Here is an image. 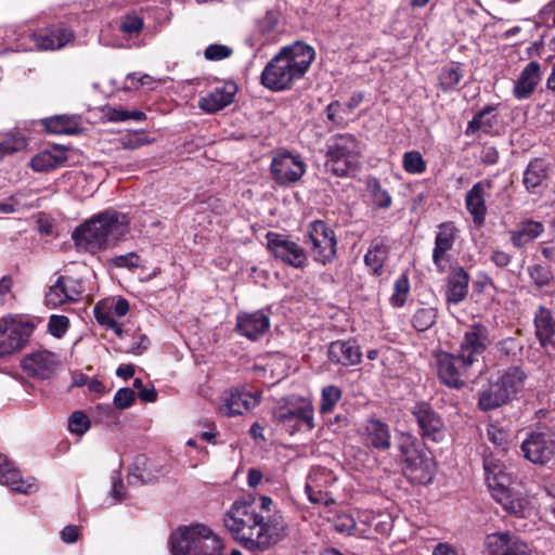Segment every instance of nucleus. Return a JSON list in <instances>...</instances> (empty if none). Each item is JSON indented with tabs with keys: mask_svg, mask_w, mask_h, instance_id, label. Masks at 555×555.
Returning a JSON list of instances; mask_svg holds the SVG:
<instances>
[{
	"mask_svg": "<svg viewBox=\"0 0 555 555\" xmlns=\"http://www.w3.org/2000/svg\"><path fill=\"white\" fill-rule=\"evenodd\" d=\"M463 76V69L460 64H447L440 69L438 75L439 86L443 91L454 90Z\"/></svg>",
	"mask_w": 555,
	"mask_h": 555,
	"instance_id": "obj_42",
	"label": "nucleus"
},
{
	"mask_svg": "<svg viewBox=\"0 0 555 555\" xmlns=\"http://www.w3.org/2000/svg\"><path fill=\"white\" fill-rule=\"evenodd\" d=\"M135 393L131 388L124 387L116 391L114 396V404L116 408L128 409L134 402Z\"/></svg>",
	"mask_w": 555,
	"mask_h": 555,
	"instance_id": "obj_56",
	"label": "nucleus"
},
{
	"mask_svg": "<svg viewBox=\"0 0 555 555\" xmlns=\"http://www.w3.org/2000/svg\"><path fill=\"white\" fill-rule=\"evenodd\" d=\"M149 459L144 454L134 456L129 468L128 482L130 485H143L153 480V475L147 472Z\"/></svg>",
	"mask_w": 555,
	"mask_h": 555,
	"instance_id": "obj_41",
	"label": "nucleus"
},
{
	"mask_svg": "<svg viewBox=\"0 0 555 555\" xmlns=\"http://www.w3.org/2000/svg\"><path fill=\"white\" fill-rule=\"evenodd\" d=\"M314 57V49L302 41L283 47L264 66L260 82L275 92L289 89L294 80L305 76Z\"/></svg>",
	"mask_w": 555,
	"mask_h": 555,
	"instance_id": "obj_2",
	"label": "nucleus"
},
{
	"mask_svg": "<svg viewBox=\"0 0 555 555\" xmlns=\"http://www.w3.org/2000/svg\"><path fill=\"white\" fill-rule=\"evenodd\" d=\"M267 245L275 259L295 269H304L308 263L307 250L285 234L269 232Z\"/></svg>",
	"mask_w": 555,
	"mask_h": 555,
	"instance_id": "obj_13",
	"label": "nucleus"
},
{
	"mask_svg": "<svg viewBox=\"0 0 555 555\" xmlns=\"http://www.w3.org/2000/svg\"><path fill=\"white\" fill-rule=\"evenodd\" d=\"M389 257V246L382 238H375L371 242L367 251L364 255V263L370 274L380 276L384 273V266Z\"/></svg>",
	"mask_w": 555,
	"mask_h": 555,
	"instance_id": "obj_35",
	"label": "nucleus"
},
{
	"mask_svg": "<svg viewBox=\"0 0 555 555\" xmlns=\"http://www.w3.org/2000/svg\"><path fill=\"white\" fill-rule=\"evenodd\" d=\"M366 189L371 194L373 204L377 208L387 209L391 206L392 198L387 190L383 189L379 181L370 177L366 181Z\"/></svg>",
	"mask_w": 555,
	"mask_h": 555,
	"instance_id": "obj_44",
	"label": "nucleus"
},
{
	"mask_svg": "<svg viewBox=\"0 0 555 555\" xmlns=\"http://www.w3.org/2000/svg\"><path fill=\"white\" fill-rule=\"evenodd\" d=\"M68 323L67 317L53 314L50 317L48 330L54 337H61L67 331Z\"/></svg>",
	"mask_w": 555,
	"mask_h": 555,
	"instance_id": "obj_57",
	"label": "nucleus"
},
{
	"mask_svg": "<svg viewBox=\"0 0 555 555\" xmlns=\"http://www.w3.org/2000/svg\"><path fill=\"white\" fill-rule=\"evenodd\" d=\"M113 266L117 268L135 269L140 266V257L131 251L126 255H119L112 259Z\"/></svg>",
	"mask_w": 555,
	"mask_h": 555,
	"instance_id": "obj_59",
	"label": "nucleus"
},
{
	"mask_svg": "<svg viewBox=\"0 0 555 555\" xmlns=\"http://www.w3.org/2000/svg\"><path fill=\"white\" fill-rule=\"evenodd\" d=\"M270 169L279 185H289L300 180L306 172V165L299 155L284 151L272 158Z\"/></svg>",
	"mask_w": 555,
	"mask_h": 555,
	"instance_id": "obj_16",
	"label": "nucleus"
},
{
	"mask_svg": "<svg viewBox=\"0 0 555 555\" xmlns=\"http://www.w3.org/2000/svg\"><path fill=\"white\" fill-rule=\"evenodd\" d=\"M0 483L23 494H29L37 489L35 479L31 477L24 479L20 470L13 467V464L2 454H0Z\"/></svg>",
	"mask_w": 555,
	"mask_h": 555,
	"instance_id": "obj_27",
	"label": "nucleus"
},
{
	"mask_svg": "<svg viewBox=\"0 0 555 555\" xmlns=\"http://www.w3.org/2000/svg\"><path fill=\"white\" fill-rule=\"evenodd\" d=\"M548 175V164L542 158L531 160L524 171L522 183L526 190L532 194L538 193V189Z\"/></svg>",
	"mask_w": 555,
	"mask_h": 555,
	"instance_id": "obj_38",
	"label": "nucleus"
},
{
	"mask_svg": "<svg viewBox=\"0 0 555 555\" xmlns=\"http://www.w3.org/2000/svg\"><path fill=\"white\" fill-rule=\"evenodd\" d=\"M526 378V373L518 365L499 371L479 392L478 406L490 411L508 403L524 388Z\"/></svg>",
	"mask_w": 555,
	"mask_h": 555,
	"instance_id": "obj_6",
	"label": "nucleus"
},
{
	"mask_svg": "<svg viewBox=\"0 0 555 555\" xmlns=\"http://www.w3.org/2000/svg\"><path fill=\"white\" fill-rule=\"evenodd\" d=\"M26 141H0V160L23 150Z\"/></svg>",
	"mask_w": 555,
	"mask_h": 555,
	"instance_id": "obj_60",
	"label": "nucleus"
},
{
	"mask_svg": "<svg viewBox=\"0 0 555 555\" xmlns=\"http://www.w3.org/2000/svg\"><path fill=\"white\" fill-rule=\"evenodd\" d=\"M492 180L486 179L475 183L465 195V206L478 227L483 225L487 216L486 192L492 189Z\"/></svg>",
	"mask_w": 555,
	"mask_h": 555,
	"instance_id": "obj_23",
	"label": "nucleus"
},
{
	"mask_svg": "<svg viewBox=\"0 0 555 555\" xmlns=\"http://www.w3.org/2000/svg\"><path fill=\"white\" fill-rule=\"evenodd\" d=\"M483 469L487 485L492 491L508 485L509 477L504 472L500 461L492 456H486L483 459Z\"/></svg>",
	"mask_w": 555,
	"mask_h": 555,
	"instance_id": "obj_40",
	"label": "nucleus"
},
{
	"mask_svg": "<svg viewBox=\"0 0 555 555\" xmlns=\"http://www.w3.org/2000/svg\"><path fill=\"white\" fill-rule=\"evenodd\" d=\"M48 133L53 135H82L85 125L79 115H54L41 120Z\"/></svg>",
	"mask_w": 555,
	"mask_h": 555,
	"instance_id": "obj_25",
	"label": "nucleus"
},
{
	"mask_svg": "<svg viewBox=\"0 0 555 555\" xmlns=\"http://www.w3.org/2000/svg\"><path fill=\"white\" fill-rule=\"evenodd\" d=\"M403 168L412 175L423 173L426 170V163L417 151H410L403 154Z\"/></svg>",
	"mask_w": 555,
	"mask_h": 555,
	"instance_id": "obj_49",
	"label": "nucleus"
},
{
	"mask_svg": "<svg viewBox=\"0 0 555 555\" xmlns=\"http://www.w3.org/2000/svg\"><path fill=\"white\" fill-rule=\"evenodd\" d=\"M469 274L461 266L452 268L447 279L446 299L448 304L459 305L462 302L469 289Z\"/></svg>",
	"mask_w": 555,
	"mask_h": 555,
	"instance_id": "obj_32",
	"label": "nucleus"
},
{
	"mask_svg": "<svg viewBox=\"0 0 555 555\" xmlns=\"http://www.w3.org/2000/svg\"><path fill=\"white\" fill-rule=\"evenodd\" d=\"M270 328V317L263 310L240 312L236 317V331L249 340H258Z\"/></svg>",
	"mask_w": 555,
	"mask_h": 555,
	"instance_id": "obj_21",
	"label": "nucleus"
},
{
	"mask_svg": "<svg viewBox=\"0 0 555 555\" xmlns=\"http://www.w3.org/2000/svg\"><path fill=\"white\" fill-rule=\"evenodd\" d=\"M481 162L487 165H494L499 159V153L493 146H485L481 152Z\"/></svg>",
	"mask_w": 555,
	"mask_h": 555,
	"instance_id": "obj_64",
	"label": "nucleus"
},
{
	"mask_svg": "<svg viewBox=\"0 0 555 555\" xmlns=\"http://www.w3.org/2000/svg\"><path fill=\"white\" fill-rule=\"evenodd\" d=\"M498 122L496 106L487 105L468 122L465 134L478 137L495 135Z\"/></svg>",
	"mask_w": 555,
	"mask_h": 555,
	"instance_id": "obj_33",
	"label": "nucleus"
},
{
	"mask_svg": "<svg viewBox=\"0 0 555 555\" xmlns=\"http://www.w3.org/2000/svg\"><path fill=\"white\" fill-rule=\"evenodd\" d=\"M534 335L544 349L550 347L555 349V318L552 311L544 307L539 306L533 317Z\"/></svg>",
	"mask_w": 555,
	"mask_h": 555,
	"instance_id": "obj_28",
	"label": "nucleus"
},
{
	"mask_svg": "<svg viewBox=\"0 0 555 555\" xmlns=\"http://www.w3.org/2000/svg\"><path fill=\"white\" fill-rule=\"evenodd\" d=\"M283 402L284 400L280 401L273 410V418L287 434L293 436L314 428V410L311 402L306 400Z\"/></svg>",
	"mask_w": 555,
	"mask_h": 555,
	"instance_id": "obj_8",
	"label": "nucleus"
},
{
	"mask_svg": "<svg viewBox=\"0 0 555 555\" xmlns=\"http://www.w3.org/2000/svg\"><path fill=\"white\" fill-rule=\"evenodd\" d=\"M434 357L440 382L453 389L462 388L465 385L467 371L473 364L466 363L460 352L454 354L440 350L435 352Z\"/></svg>",
	"mask_w": 555,
	"mask_h": 555,
	"instance_id": "obj_12",
	"label": "nucleus"
},
{
	"mask_svg": "<svg viewBox=\"0 0 555 555\" xmlns=\"http://www.w3.org/2000/svg\"><path fill=\"white\" fill-rule=\"evenodd\" d=\"M326 116L327 119L333 121L335 125L341 126L347 121L349 117L347 113H345V107L339 102L335 101L327 105L326 107Z\"/></svg>",
	"mask_w": 555,
	"mask_h": 555,
	"instance_id": "obj_55",
	"label": "nucleus"
},
{
	"mask_svg": "<svg viewBox=\"0 0 555 555\" xmlns=\"http://www.w3.org/2000/svg\"><path fill=\"white\" fill-rule=\"evenodd\" d=\"M460 230L453 221H446L437 227L433 262L437 272L444 273L451 260L449 251L453 249Z\"/></svg>",
	"mask_w": 555,
	"mask_h": 555,
	"instance_id": "obj_18",
	"label": "nucleus"
},
{
	"mask_svg": "<svg viewBox=\"0 0 555 555\" xmlns=\"http://www.w3.org/2000/svg\"><path fill=\"white\" fill-rule=\"evenodd\" d=\"M396 447L405 477L413 483H430L436 474V463L426 444L413 434L400 431Z\"/></svg>",
	"mask_w": 555,
	"mask_h": 555,
	"instance_id": "obj_4",
	"label": "nucleus"
},
{
	"mask_svg": "<svg viewBox=\"0 0 555 555\" xmlns=\"http://www.w3.org/2000/svg\"><path fill=\"white\" fill-rule=\"evenodd\" d=\"M171 555H243L238 550L227 553L222 540L203 525L181 526L169 537Z\"/></svg>",
	"mask_w": 555,
	"mask_h": 555,
	"instance_id": "obj_5",
	"label": "nucleus"
},
{
	"mask_svg": "<svg viewBox=\"0 0 555 555\" xmlns=\"http://www.w3.org/2000/svg\"><path fill=\"white\" fill-rule=\"evenodd\" d=\"M490 328L482 322L468 324L459 343L457 352L466 363L478 362L491 345Z\"/></svg>",
	"mask_w": 555,
	"mask_h": 555,
	"instance_id": "obj_11",
	"label": "nucleus"
},
{
	"mask_svg": "<svg viewBox=\"0 0 555 555\" xmlns=\"http://www.w3.org/2000/svg\"><path fill=\"white\" fill-rule=\"evenodd\" d=\"M79 538V528L74 525L66 526L61 531V539L65 543H75Z\"/></svg>",
	"mask_w": 555,
	"mask_h": 555,
	"instance_id": "obj_62",
	"label": "nucleus"
},
{
	"mask_svg": "<svg viewBox=\"0 0 555 555\" xmlns=\"http://www.w3.org/2000/svg\"><path fill=\"white\" fill-rule=\"evenodd\" d=\"M128 230L129 219L125 214L106 209L76 228L72 237L77 246L93 254L115 244Z\"/></svg>",
	"mask_w": 555,
	"mask_h": 555,
	"instance_id": "obj_3",
	"label": "nucleus"
},
{
	"mask_svg": "<svg viewBox=\"0 0 555 555\" xmlns=\"http://www.w3.org/2000/svg\"><path fill=\"white\" fill-rule=\"evenodd\" d=\"M483 555H533L530 546L518 535L504 531L488 534L483 542Z\"/></svg>",
	"mask_w": 555,
	"mask_h": 555,
	"instance_id": "obj_17",
	"label": "nucleus"
},
{
	"mask_svg": "<svg viewBox=\"0 0 555 555\" xmlns=\"http://www.w3.org/2000/svg\"><path fill=\"white\" fill-rule=\"evenodd\" d=\"M59 364L55 353L48 350H38L26 354L22 360V367L28 376L39 379L50 378Z\"/></svg>",
	"mask_w": 555,
	"mask_h": 555,
	"instance_id": "obj_20",
	"label": "nucleus"
},
{
	"mask_svg": "<svg viewBox=\"0 0 555 555\" xmlns=\"http://www.w3.org/2000/svg\"><path fill=\"white\" fill-rule=\"evenodd\" d=\"M327 470H317L310 475L309 481L305 486L308 500L315 505L330 506L335 503V499L332 493L323 489L320 480L321 477L328 476Z\"/></svg>",
	"mask_w": 555,
	"mask_h": 555,
	"instance_id": "obj_37",
	"label": "nucleus"
},
{
	"mask_svg": "<svg viewBox=\"0 0 555 555\" xmlns=\"http://www.w3.org/2000/svg\"><path fill=\"white\" fill-rule=\"evenodd\" d=\"M143 27V20L137 14L126 15L120 24V30L129 36L137 35Z\"/></svg>",
	"mask_w": 555,
	"mask_h": 555,
	"instance_id": "obj_53",
	"label": "nucleus"
},
{
	"mask_svg": "<svg viewBox=\"0 0 555 555\" xmlns=\"http://www.w3.org/2000/svg\"><path fill=\"white\" fill-rule=\"evenodd\" d=\"M495 349L500 357L517 360L522 356L524 345L518 337H506L496 343Z\"/></svg>",
	"mask_w": 555,
	"mask_h": 555,
	"instance_id": "obj_43",
	"label": "nucleus"
},
{
	"mask_svg": "<svg viewBox=\"0 0 555 555\" xmlns=\"http://www.w3.org/2000/svg\"><path fill=\"white\" fill-rule=\"evenodd\" d=\"M520 450L527 461L544 466L555 455V437L550 431L532 430L522 440Z\"/></svg>",
	"mask_w": 555,
	"mask_h": 555,
	"instance_id": "obj_15",
	"label": "nucleus"
},
{
	"mask_svg": "<svg viewBox=\"0 0 555 555\" xmlns=\"http://www.w3.org/2000/svg\"><path fill=\"white\" fill-rule=\"evenodd\" d=\"M493 498L509 514L516 517H525L528 501L521 495L511 492L507 486L502 487V489L493 490Z\"/></svg>",
	"mask_w": 555,
	"mask_h": 555,
	"instance_id": "obj_39",
	"label": "nucleus"
},
{
	"mask_svg": "<svg viewBox=\"0 0 555 555\" xmlns=\"http://www.w3.org/2000/svg\"><path fill=\"white\" fill-rule=\"evenodd\" d=\"M333 527L339 533L350 534L356 528V520L349 514H338L333 519Z\"/></svg>",
	"mask_w": 555,
	"mask_h": 555,
	"instance_id": "obj_54",
	"label": "nucleus"
},
{
	"mask_svg": "<svg viewBox=\"0 0 555 555\" xmlns=\"http://www.w3.org/2000/svg\"><path fill=\"white\" fill-rule=\"evenodd\" d=\"M93 313L100 325L106 326L107 328L116 325V319L112 313V309H108L105 304L98 302L93 308Z\"/></svg>",
	"mask_w": 555,
	"mask_h": 555,
	"instance_id": "obj_51",
	"label": "nucleus"
},
{
	"mask_svg": "<svg viewBox=\"0 0 555 555\" xmlns=\"http://www.w3.org/2000/svg\"><path fill=\"white\" fill-rule=\"evenodd\" d=\"M437 321V311L436 309L429 308H420L415 311L412 317V326L417 332H425L429 330L431 326L436 324Z\"/></svg>",
	"mask_w": 555,
	"mask_h": 555,
	"instance_id": "obj_45",
	"label": "nucleus"
},
{
	"mask_svg": "<svg viewBox=\"0 0 555 555\" xmlns=\"http://www.w3.org/2000/svg\"><path fill=\"white\" fill-rule=\"evenodd\" d=\"M364 429L369 446L379 451H386L390 448L391 434L388 424L372 417L366 421Z\"/></svg>",
	"mask_w": 555,
	"mask_h": 555,
	"instance_id": "obj_34",
	"label": "nucleus"
},
{
	"mask_svg": "<svg viewBox=\"0 0 555 555\" xmlns=\"http://www.w3.org/2000/svg\"><path fill=\"white\" fill-rule=\"evenodd\" d=\"M75 284L73 279L60 275L46 294L47 306L57 308L65 302L76 301L80 296V291Z\"/></svg>",
	"mask_w": 555,
	"mask_h": 555,
	"instance_id": "obj_29",
	"label": "nucleus"
},
{
	"mask_svg": "<svg viewBox=\"0 0 555 555\" xmlns=\"http://www.w3.org/2000/svg\"><path fill=\"white\" fill-rule=\"evenodd\" d=\"M223 524L242 546L253 552H262L276 544L286 529L281 514L264 516L259 513L251 495L235 500L225 513Z\"/></svg>",
	"mask_w": 555,
	"mask_h": 555,
	"instance_id": "obj_1",
	"label": "nucleus"
},
{
	"mask_svg": "<svg viewBox=\"0 0 555 555\" xmlns=\"http://www.w3.org/2000/svg\"><path fill=\"white\" fill-rule=\"evenodd\" d=\"M109 494L113 499V504L121 503L127 498L126 487L120 478L119 472H115V475L113 476Z\"/></svg>",
	"mask_w": 555,
	"mask_h": 555,
	"instance_id": "obj_58",
	"label": "nucleus"
},
{
	"mask_svg": "<svg viewBox=\"0 0 555 555\" xmlns=\"http://www.w3.org/2000/svg\"><path fill=\"white\" fill-rule=\"evenodd\" d=\"M302 243L307 246L312 260L319 264L332 263L337 255L335 231L323 220L309 222L304 231Z\"/></svg>",
	"mask_w": 555,
	"mask_h": 555,
	"instance_id": "obj_7",
	"label": "nucleus"
},
{
	"mask_svg": "<svg viewBox=\"0 0 555 555\" xmlns=\"http://www.w3.org/2000/svg\"><path fill=\"white\" fill-rule=\"evenodd\" d=\"M341 398V390L335 385L325 386L321 392L320 413L327 414L333 411Z\"/></svg>",
	"mask_w": 555,
	"mask_h": 555,
	"instance_id": "obj_47",
	"label": "nucleus"
},
{
	"mask_svg": "<svg viewBox=\"0 0 555 555\" xmlns=\"http://www.w3.org/2000/svg\"><path fill=\"white\" fill-rule=\"evenodd\" d=\"M237 92V86L233 81H225L212 89L206 96L198 100V106L207 113H216L230 105Z\"/></svg>",
	"mask_w": 555,
	"mask_h": 555,
	"instance_id": "obj_26",
	"label": "nucleus"
},
{
	"mask_svg": "<svg viewBox=\"0 0 555 555\" xmlns=\"http://www.w3.org/2000/svg\"><path fill=\"white\" fill-rule=\"evenodd\" d=\"M527 271L534 285L539 288L550 285L554 279L552 270L539 263L529 266Z\"/></svg>",
	"mask_w": 555,
	"mask_h": 555,
	"instance_id": "obj_48",
	"label": "nucleus"
},
{
	"mask_svg": "<svg viewBox=\"0 0 555 555\" xmlns=\"http://www.w3.org/2000/svg\"><path fill=\"white\" fill-rule=\"evenodd\" d=\"M327 359L334 365L353 366L362 359V352L358 343L353 339L335 340L327 347Z\"/></svg>",
	"mask_w": 555,
	"mask_h": 555,
	"instance_id": "obj_24",
	"label": "nucleus"
},
{
	"mask_svg": "<svg viewBox=\"0 0 555 555\" xmlns=\"http://www.w3.org/2000/svg\"><path fill=\"white\" fill-rule=\"evenodd\" d=\"M324 166L327 171L336 177L353 175L360 167V152L354 141L330 145Z\"/></svg>",
	"mask_w": 555,
	"mask_h": 555,
	"instance_id": "obj_10",
	"label": "nucleus"
},
{
	"mask_svg": "<svg viewBox=\"0 0 555 555\" xmlns=\"http://www.w3.org/2000/svg\"><path fill=\"white\" fill-rule=\"evenodd\" d=\"M21 193H16L8 197L4 202L0 203V215H9L17 211L21 206Z\"/></svg>",
	"mask_w": 555,
	"mask_h": 555,
	"instance_id": "obj_61",
	"label": "nucleus"
},
{
	"mask_svg": "<svg viewBox=\"0 0 555 555\" xmlns=\"http://www.w3.org/2000/svg\"><path fill=\"white\" fill-rule=\"evenodd\" d=\"M410 281L406 274H401L393 284V293L390 297V304L392 307L401 308L406 302L410 294Z\"/></svg>",
	"mask_w": 555,
	"mask_h": 555,
	"instance_id": "obj_46",
	"label": "nucleus"
},
{
	"mask_svg": "<svg viewBox=\"0 0 555 555\" xmlns=\"http://www.w3.org/2000/svg\"><path fill=\"white\" fill-rule=\"evenodd\" d=\"M90 428V420L83 411H75L68 418L70 433L83 435Z\"/></svg>",
	"mask_w": 555,
	"mask_h": 555,
	"instance_id": "obj_50",
	"label": "nucleus"
},
{
	"mask_svg": "<svg viewBox=\"0 0 555 555\" xmlns=\"http://www.w3.org/2000/svg\"><path fill=\"white\" fill-rule=\"evenodd\" d=\"M72 152L70 146L52 144L39 151L29 163L30 168L36 172L50 171L66 164Z\"/></svg>",
	"mask_w": 555,
	"mask_h": 555,
	"instance_id": "obj_22",
	"label": "nucleus"
},
{
	"mask_svg": "<svg viewBox=\"0 0 555 555\" xmlns=\"http://www.w3.org/2000/svg\"><path fill=\"white\" fill-rule=\"evenodd\" d=\"M35 331V323L25 317L5 315L0 319V358L22 350Z\"/></svg>",
	"mask_w": 555,
	"mask_h": 555,
	"instance_id": "obj_9",
	"label": "nucleus"
},
{
	"mask_svg": "<svg viewBox=\"0 0 555 555\" xmlns=\"http://www.w3.org/2000/svg\"><path fill=\"white\" fill-rule=\"evenodd\" d=\"M491 261L499 268H505L511 263L512 257L500 249L493 250L490 257Z\"/></svg>",
	"mask_w": 555,
	"mask_h": 555,
	"instance_id": "obj_63",
	"label": "nucleus"
},
{
	"mask_svg": "<svg viewBox=\"0 0 555 555\" xmlns=\"http://www.w3.org/2000/svg\"><path fill=\"white\" fill-rule=\"evenodd\" d=\"M219 411L223 416L243 415L260 403V395L251 393L240 388H232L222 397Z\"/></svg>",
	"mask_w": 555,
	"mask_h": 555,
	"instance_id": "obj_19",
	"label": "nucleus"
},
{
	"mask_svg": "<svg viewBox=\"0 0 555 555\" xmlns=\"http://www.w3.org/2000/svg\"><path fill=\"white\" fill-rule=\"evenodd\" d=\"M544 230L542 222L526 219L516 229L509 231V240L514 247L521 248L538 238Z\"/></svg>",
	"mask_w": 555,
	"mask_h": 555,
	"instance_id": "obj_36",
	"label": "nucleus"
},
{
	"mask_svg": "<svg viewBox=\"0 0 555 555\" xmlns=\"http://www.w3.org/2000/svg\"><path fill=\"white\" fill-rule=\"evenodd\" d=\"M74 39V34L62 26H51L33 34V40L40 50H57Z\"/></svg>",
	"mask_w": 555,
	"mask_h": 555,
	"instance_id": "obj_30",
	"label": "nucleus"
},
{
	"mask_svg": "<svg viewBox=\"0 0 555 555\" xmlns=\"http://www.w3.org/2000/svg\"><path fill=\"white\" fill-rule=\"evenodd\" d=\"M541 80V66L537 61L529 62L513 88V94L517 100H526L531 96Z\"/></svg>",
	"mask_w": 555,
	"mask_h": 555,
	"instance_id": "obj_31",
	"label": "nucleus"
},
{
	"mask_svg": "<svg viewBox=\"0 0 555 555\" xmlns=\"http://www.w3.org/2000/svg\"><path fill=\"white\" fill-rule=\"evenodd\" d=\"M233 53V50L224 44H209L205 51L204 56L208 61H221L229 56H231Z\"/></svg>",
	"mask_w": 555,
	"mask_h": 555,
	"instance_id": "obj_52",
	"label": "nucleus"
},
{
	"mask_svg": "<svg viewBox=\"0 0 555 555\" xmlns=\"http://www.w3.org/2000/svg\"><path fill=\"white\" fill-rule=\"evenodd\" d=\"M411 414L417 424L422 439L439 442L444 438V422L429 402L416 401L411 408Z\"/></svg>",
	"mask_w": 555,
	"mask_h": 555,
	"instance_id": "obj_14",
	"label": "nucleus"
}]
</instances>
